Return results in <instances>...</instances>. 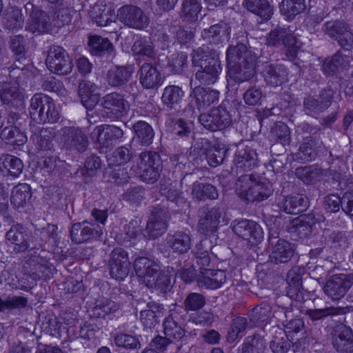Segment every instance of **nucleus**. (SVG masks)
Returning a JSON list of instances; mask_svg holds the SVG:
<instances>
[{"label": "nucleus", "instance_id": "nucleus-2", "mask_svg": "<svg viewBox=\"0 0 353 353\" xmlns=\"http://www.w3.org/2000/svg\"><path fill=\"white\" fill-rule=\"evenodd\" d=\"M128 102L118 92L105 94L99 100V108L94 114L103 120L119 119L127 114Z\"/></svg>", "mask_w": 353, "mask_h": 353}, {"label": "nucleus", "instance_id": "nucleus-17", "mask_svg": "<svg viewBox=\"0 0 353 353\" xmlns=\"http://www.w3.org/2000/svg\"><path fill=\"white\" fill-rule=\"evenodd\" d=\"M218 90L201 85L192 88L190 93V103L195 105L199 111L206 110L219 99Z\"/></svg>", "mask_w": 353, "mask_h": 353}, {"label": "nucleus", "instance_id": "nucleus-54", "mask_svg": "<svg viewBox=\"0 0 353 353\" xmlns=\"http://www.w3.org/2000/svg\"><path fill=\"white\" fill-rule=\"evenodd\" d=\"M31 136V139L41 150H49L52 147L53 134L48 128L37 129Z\"/></svg>", "mask_w": 353, "mask_h": 353}, {"label": "nucleus", "instance_id": "nucleus-53", "mask_svg": "<svg viewBox=\"0 0 353 353\" xmlns=\"http://www.w3.org/2000/svg\"><path fill=\"white\" fill-rule=\"evenodd\" d=\"M0 137L2 140L13 145H23L27 141L26 136L17 125L5 127L1 130Z\"/></svg>", "mask_w": 353, "mask_h": 353}, {"label": "nucleus", "instance_id": "nucleus-20", "mask_svg": "<svg viewBox=\"0 0 353 353\" xmlns=\"http://www.w3.org/2000/svg\"><path fill=\"white\" fill-rule=\"evenodd\" d=\"M123 131L121 128L114 125H101L97 126L92 132V137L97 140L102 148H112L117 140L122 138Z\"/></svg>", "mask_w": 353, "mask_h": 353}, {"label": "nucleus", "instance_id": "nucleus-23", "mask_svg": "<svg viewBox=\"0 0 353 353\" xmlns=\"http://www.w3.org/2000/svg\"><path fill=\"white\" fill-rule=\"evenodd\" d=\"M141 305V303H139L141 323L146 329L154 328L159 323L163 316L164 310L163 305L153 301L147 302L145 309H142Z\"/></svg>", "mask_w": 353, "mask_h": 353}, {"label": "nucleus", "instance_id": "nucleus-11", "mask_svg": "<svg viewBox=\"0 0 353 353\" xmlns=\"http://www.w3.org/2000/svg\"><path fill=\"white\" fill-rule=\"evenodd\" d=\"M353 285V274H336L331 276L324 286L326 295L333 300L342 298Z\"/></svg>", "mask_w": 353, "mask_h": 353}, {"label": "nucleus", "instance_id": "nucleus-51", "mask_svg": "<svg viewBox=\"0 0 353 353\" xmlns=\"http://www.w3.org/2000/svg\"><path fill=\"white\" fill-rule=\"evenodd\" d=\"M192 194L198 201H205L206 199H216L219 193L216 187L210 183L195 182L192 185Z\"/></svg>", "mask_w": 353, "mask_h": 353}, {"label": "nucleus", "instance_id": "nucleus-30", "mask_svg": "<svg viewBox=\"0 0 353 353\" xmlns=\"http://www.w3.org/2000/svg\"><path fill=\"white\" fill-rule=\"evenodd\" d=\"M139 81L146 89L154 88L163 83L160 72L151 63H145L139 69Z\"/></svg>", "mask_w": 353, "mask_h": 353}, {"label": "nucleus", "instance_id": "nucleus-38", "mask_svg": "<svg viewBox=\"0 0 353 353\" xmlns=\"http://www.w3.org/2000/svg\"><path fill=\"white\" fill-rule=\"evenodd\" d=\"M179 315L176 312H170L163 322V332L165 336L172 339V341L179 342L185 336V330L178 323Z\"/></svg>", "mask_w": 353, "mask_h": 353}, {"label": "nucleus", "instance_id": "nucleus-16", "mask_svg": "<svg viewBox=\"0 0 353 353\" xmlns=\"http://www.w3.org/2000/svg\"><path fill=\"white\" fill-rule=\"evenodd\" d=\"M90 19L98 26L110 27V32L116 31V17L114 10L101 3H96L88 11Z\"/></svg>", "mask_w": 353, "mask_h": 353}, {"label": "nucleus", "instance_id": "nucleus-50", "mask_svg": "<svg viewBox=\"0 0 353 353\" xmlns=\"http://www.w3.org/2000/svg\"><path fill=\"white\" fill-rule=\"evenodd\" d=\"M31 196L30 185L26 183H20L13 188L10 201L14 208H23L30 201Z\"/></svg>", "mask_w": 353, "mask_h": 353}, {"label": "nucleus", "instance_id": "nucleus-19", "mask_svg": "<svg viewBox=\"0 0 353 353\" xmlns=\"http://www.w3.org/2000/svg\"><path fill=\"white\" fill-rule=\"evenodd\" d=\"M0 99L4 105L19 108L23 106L25 94L16 82H3L0 85Z\"/></svg>", "mask_w": 353, "mask_h": 353}, {"label": "nucleus", "instance_id": "nucleus-32", "mask_svg": "<svg viewBox=\"0 0 353 353\" xmlns=\"http://www.w3.org/2000/svg\"><path fill=\"white\" fill-rule=\"evenodd\" d=\"M353 311V305L346 307L327 306L319 309H307L305 315L313 323L322 321L328 316L344 314Z\"/></svg>", "mask_w": 353, "mask_h": 353}, {"label": "nucleus", "instance_id": "nucleus-55", "mask_svg": "<svg viewBox=\"0 0 353 353\" xmlns=\"http://www.w3.org/2000/svg\"><path fill=\"white\" fill-rule=\"evenodd\" d=\"M323 237L325 241L335 248H345L348 247L349 240L345 232L334 231L330 228H325L323 230Z\"/></svg>", "mask_w": 353, "mask_h": 353}, {"label": "nucleus", "instance_id": "nucleus-41", "mask_svg": "<svg viewBox=\"0 0 353 353\" xmlns=\"http://www.w3.org/2000/svg\"><path fill=\"white\" fill-rule=\"evenodd\" d=\"M274 189L269 181H255L252 190L248 194V202H261L272 194Z\"/></svg>", "mask_w": 353, "mask_h": 353}, {"label": "nucleus", "instance_id": "nucleus-45", "mask_svg": "<svg viewBox=\"0 0 353 353\" xmlns=\"http://www.w3.org/2000/svg\"><path fill=\"white\" fill-rule=\"evenodd\" d=\"M133 131L138 142L142 146H149L153 142L154 130L144 121H139L133 125Z\"/></svg>", "mask_w": 353, "mask_h": 353}, {"label": "nucleus", "instance_id": "nucleus-44", "mask_svg": "<svg viewBox=\"0 0 353 353\" xmlns=\"http://www.w3.org/2000/svg\"><path fill=\"white\" fill-rule=\"evenodd\" d=\"M2 22L6 29H21L24 24V17L21 9L15 6L8 8L3 15Z\"/></svg>", "mask_w": 353, "mask_h": 353}, {"label": "nucleus", "instance_id": "nucleus-15", "mask_svg": "<svg viewBox=\"0 0 353 353\" xmlns=\"http://www.w3.org/2000/svg\"><path fill=\"white\" fill-rule=\"evenodd\" d=\"M332 97L331 90H323L318 97L309 95L303 99V110L306 114L316 117L330 106Z\"/></svg>", "mask_w": 353, "mask_h": 353}, {"label": "nucleus", "instance_id": "nucleus-22", "mask_svg": "<svg viewBox=\"0 0 353 353\" xmlns=\"http://www.w3.org/2000/svg\"><path fill=\"white\" fill-rule=\"evenodd\" d=\"M234 232L243 239L252 243L260 242L263 238V232L256 222L243 219L233 225Z\"/></svg>", "mask_w": 353, "mask_h": 353}, {"label": "nucleus", "instance_id": "nucleus-21", "mask_svg": "<svg viewBox=\"0 0 353 353\" xmlns=\"http://www.w3.org/2000/svg\"><path fill=\"white\" fill-rule=\"evenodd\" d=\"M261 74L268 85L277 87L288 80L289 72L283 64L265 63L261 65Z\"/></svg>", "mask_w": 353, "mask_h": 353}, {"label": "nucleus", "instance_id": "nucleus-14", "mask_svg": "<svg viewBox=\"0 0 353 353\" xmlns=\"http://www.w3.org/2000/svg\"><path fill=\"white\" fill-rule=\"evenodd\" d=\"M130 268L128 253L121 248H114L110 253L109 260L110 276L117 280H123L128 275Z\"/></svg>", "mask_w": 353, "mask_h": 353}, {"label": "nucleus", "instance_id": "nucleus-7", "mask_svg": "<svg viewBox=\"0 0 353 353\" xmlns=\"http://www.w3.org/2000/svg\"><path fill=\"white\" fill-rule=\"evenodd\" d=\"M48 68L59 75L69 74L73 68L72 62L67 52L61 46H53L48 50L46 59Z\"/></svg>", "mask_w": 353, "mask_h": 353}, {"label": "nucleus", "instance_id": "nucleus-57", "mask_svg": "<svg viewBox=\"0 0 353 353\" xmlns=\"http://www.w3.org/2000/svg\"><path fill=\"white\" fill-rule=\"evenodd\" d=\"M270 346L274 353H287L291 345L285 332L279 328L276 330Z\"/></svg>", "mask_w": 353, "mask_h": 353}, {"label": "nucleus", "instance_id": "nucleus-26", "mask_svg": "<svg viewBox=\"0 0 353 353\" xmlns=\"http://www.w3.org/2000/svg\"><path fill=\"white\" fill-rule=\"evenodd\" d=\"M166 244L173 252L183 254L187 253L192 246V237L190 232L177 231L173 234H168Z\"/></svg>", "mask_w": 353, "mask_h": 353}, {"label": "nucleus", "instance_id": "nucleus-48", "mask_svg": "<svg viewBox=\"0 0 353 353\" xmlns=\"http://www.w3.org/2000/svg\"><path fill=\"white\" fill-rule=\"evenodd\" d=\"M295 175L305 184H314L320 181L323 170L317 165L299 167L295 170Z\"/></svg>", "mask_w": 353, "mask_h": 353}, {"label": "nucleus", "instance_id": "nucleus-42", "mask_svg": "<svg viewBox=\"0 0 353 353\" xmlns=\"http://www.w3.org/2000/svg\"><path fill=\"white\" fill-rule=\"evenodd\" d=\"M348 58L344 57L341 50H338L330 59L324 61L323 71L330 75L338 74L343 72L348 66Z\"/></svg>", "mask_w": 353, "mask_h": 353}, {"label": "nucleus", "instance_id": "nucleus-37", "mask_svg": "<svg viewBox=\"0 0 353 353\" xmlns=\"http://www.w3.org/2000/svg\"><path fill=\"white\" fill-rule=\"evenodd\" d=\"M308 203L307 197L302 194H293L284 197L278 205L288 214H296L306 209Z\"/></svg>", "mask_w": 353, "mask_h": 353}, {"label": "nucleus", "instance_id": "nucleus-62", "mask_svg": "<svg viewBox=\"0 0 353 353\" xmlns=\"http://www.w3.org/2000/svg\"><path fill=\"white\" fill-rule=\"evenodd\" d=\"M282 14L293 17L305 8L304 0H283L279 6Z\"/></svg>", "mask_w": 353, "mask_h": 353}, {"label": "nucleus", "instance_id": "nucleus-60", "mask_svg": "<svg viewBox=\"0 0 353 353\" xmlns=\"http://www.w3.org/2000/svg\"><path fill=\"white\" fill-rule=\"evenodd\" d=\"M270 312V307L265 303H262L254 307L249 314L250 327L258 326L265 322L268 319Z\"/></svg>", "mask_w": 353, "mask_h": 353}, {"label": "nucleus", "instance_id": "nucleus-46", "mask_svg": "<svg viewBox=\"0 0 353 353\" xmlns=\"http://www.w3.org/2000/svg\"><path fill=\"white\" fill-rule=\"evenodd\" d=\"M254 58L247 47L243 43H238L236 46H230L226 52V61L228 68L230 66H235L243 59Z\"/></svg>", "mask_w": 353, "mask_h": 353}, {"label": "nucleus", "instance_id": "nucleus-31", "mask_svg": "<svg viewBox=\"0 0 353 353\" xmlns=\"http://www.w3.org/2000/svg\"><path fill=\"white\" fill-rule=\"evenodd\" d=\"M133 72V65L114 66L108 70L106 80L112 87H121L128 83Z\"/></svg>", "mask_w": 353, "mask_h": 353}, {"label": "nucleus", "instance_id": "nucleus-40", "mask_svg": "<svg viewBox=\"0 0 353 353\" xmlns=\"http://www.w3.org/2000/svg\"><path fill=\"white\" fill-rule=\"evenodd\" d=\"M23 161L18 157L6 154L0 158V170L4 175L18 177L23 171Z\"/></svg>", "mask_w": 353, "mask_h": 353}, {"label": "nucleus", "instance_id": "nucleus-13", "mask_svg": "<svg viewBox=\"0 0 353 353\" xmlns=\"http://www.w3.org/2000/svg\"><path fill=\"white\" fill-rule=\"evenodd\" d=\"M117 17L125 26L135 29H143L148 26V19L137 6L125 5L117 10Z\"/></svg>", "mask_w": 353, "mask_h": 353}, {"label": "nucleus", "instance_id": "nucleus-9", "mask_svg": "<svg viewBox=\"0 0 353 353\" xmlns=\"http://www.w3.org/2000/svg\"><path fill=\"white\" fill-rule=\"evenodd\" d=\"M61 140L66 150L79 152L85 151L89 141L86 133L81 128L74 126H65L61 129Z\"/></svg>", "mask_w": 353, "mask_h": 353}, {"label": "nucleus", "instance_id": "nucleus-24", "mask_svg": "<svg viewBox=\"0 0 353 353\" xmlns=\"http://www.w3.org/2000/svg\"><path fill=\"white\" fill-rule=\"evenodd\" d=\"M230 26L228 23L221 21L211 26L201 32V37L207 43L219 44L228 39L230 34Z\"/></svg>", "mask_w": 353, "mask_h": 353}, {"label": "nucleus", "instance_id": "nucleus-4", "mask_svg": "<svg viewBox=\"0 0 353 353\" xmlns=\"http://www.w3.org/2000/svg\"><path fill=\"white\" fill-rule=\"evenodd\" d=\"M268 46H281L285 48V55L289 58H294L296 56L300 48L299 39L292 33V30L284 28H277L272 30L266 39Z\"/></svg>", "mask_w": 353, "mask_h": 353}, {"label": "nucleus", "instance_id": "nucleus-6", "mask_svg": "<svg viewBox=\"0 0 353 353\" xmlns=\"http://www.w3.org/2000/svg\"><path fill=\"white\" fill-rule=\"evenodd\" d=\"M198 119L201 125L212 132L225 129L232 121L230 111L223 103L207 113L201 114Z\"/></svg>", "mask_w": 353, "mask_h": 353}, {"label": "nucleus", "instance_id": "nucleus-64", "mask_svg": "<svg viewBox=\"0 0 353 353\" xmlns=\"http://www.w3.org/2000/svg\"><path fill=\"white\" fill-rule=\"evenodd\" d=\"M316 220L312 214H304L294 221L296 231L303 236H307L311 234L313 226Z\"/></svg>", "mask_w": 353, "mask_h": 353}, {"label": "nucleus", "instance_id": "nucleus-58", "mask_svg": "<svg viewBox=\"0 0 353 353\" xmlns=\"http://www.w3.org/2000/svg\"><path fill=\"white\" fill-rule=\"evenodd\" d=\"M201 10L200 0H184L181 12V18L187 21L192 22L198 19Z\"/></svg>", "mask_w": 353, "mask_h": 353}, {"label": "nucleus", "instance_id": "nucleus-18", "mask_svg": "<svg viewBox=\"0 0 353 353\" xmlns=\"http://www.w3.org/2000/svg\"><path fill=\"white\" fill-rule=\"evenodd\" d=\"M168 228L167 216L165 211L159 208H154L149 216L144 236L149 239H154L161 236Z\"/></svg>", "mask_w": 353, "mask_h": 353}, {"label": "nucleus", "instance_id": "nucleus-61", "mask_svg": "<svg viewBox=\"0 0 353 353\" xmlns=\"http://www.w3.org/2000/svg\"><path fill=\"white\" fill-rule=\"evenodd\" d=\"M150 346L154 348L153 350L162 352L170 350V353H177L181 349V345L176 344L165 335V336H157L154 337L150 343Z\"/></svg>", "mask_w": 353, "mask_h": 353}, {"label": "nucleus", "instance_id": "nucleus-27", "mask_svg": "<svg viewBox=\"0 0 353 353\" xmlns=\"http://www.w3.org/2000/svg\"><path fill=\"white\" fill-rule=\"evenodd\" d=\"M233 161L238 169L244 171L251 170L257 166L258 157L256 150L248 146L239 148Z\"/></svg>", "mask_w": 353, "mask_h": 353}, {"label": "nucleus", "instance_id": "nucleus-3", "mask_svg": "<svg viewBox=\"0 0 353 353\" xmlns=\"http://www.w3.org/2000/svg\"><path fill=\"white\" fill-rule=\"evenodd\" d=\"M162 161L159 154L154 151H144L139 156L136 172L139 178L148 183H154L159 176Z\"/></svg>", "mask_w": 353, "mask_h": 353}, {"label": "nucleus", "instance_id": "nucleus-39", "mask_svg": "<svg viewBox=\"0 0 353 353\" xmlns=\"http://www.w3.org/2000/svg\"><path fill=\"white\" fill-rule=\"evenodd\" d=\"M287 294L291 299L301 301L303 299L302 292V279L299 270L297 268L291 269L287 274Z\"/></svg>", "mask_w": 353, "mask_h": 353}, {"label": "nucleus", "instance_id": "nucleus-34", "mask_svg": "<svg viewBox=\"0 0 353 353\" xmlns=\"http://www.w3.org/2000/svg\"><path fill=\"white\" fill-rule=\"evenodd\" d=\"M294 254V245L288 241L279 239L272 249L270 259L272 263H286Z\"/></svg>", "mask_w": 353, "mask_h": 353}, {"label": "nucleus", "instance_id": "nucleus-49", "mask_svg": "<svg viewBox=\"0 0 353 353\" xmlns=\"http://www.w3.org/2000/svg\"><path fill=\"white\" fill-rule=\"evenodd\" d=\"M317 156L316 141L312 137H305L296 154L297 160L303 162H309L315 159Z\"/></svg>", "mask_w": 353, "mask_h": 353}, {"label": "nucleus", "instance_id": "nucleus-12", "mask_svg": "<svg viewBox=\"0 0 353 353\" xmlns=\"http://www.w3.org/2000/svg\"><path fill=\"white\" fill-rule=\"evenodd\" d=\"M102 234L103 231L99 225L88 221L74 223L70 230V239L77 244L99 238Z\"/></svg>", "mask_w": 353, "mask_h": 353}, {"label": "nucleus", "instance_id": "nucleus-36", "mask_svg": "<svg viewBox=\"0 0 353 353\" xmlns=\"http://www.w3.org/2000/svg\"><path fill=\"white\" fill-rule=\"evenodd\" d=\"M134 268L136 274L139 277L143 278L146 284L148 279H151L160 270V266L157 262L143 256L137 257L134 260Z\"/></svg>", "mask_w": 353, "mask_h": 353}, {"label": "nucleus", "instance_id": "nucleus-10", "mask_svg": "<svg viewBox=\"0 0 353 353\" xmlns=\"http://www.w3.org/2000/svg\"><path fill=\"white\" fill-rule=\"evenodd\" d=\"M192 63L201 69L218 74L222 70L218 53L208 47L203 46L194 50Z\"/></svg>", "mask_w": 353, "mask_h": 353}, {"label": "nucleus", "instance_id": "nucleus-29", "mask_svg": "<svg viewBox=\"0 0 353 353\" xmlns=\"http://www.w3.org/2000/svg\"><path fill=\"white\" fill-rule=\"evenodd\" d=\"M332 345L340 353L353 352V332L352 329L342 325L332 337Z\"/></svg>", "mask_w": 353, "mask_h": 353}, {"label": "nucleus", "instance_id": "nucleus-25", "mask_svg": "<svg viewBox=\"0 0 353 353\" xmlns=\"http://www.w3.org/2000/svg\"><path fill=\"white\" fill-rule=\"evenodd\" d=\"M28 263L32 272V276L35 280L37 279H40L42 277H50L54 270L53 265L48 261L46 256L41 254H30Z\"/></svg>", "mask_w": 353, "mask_h": 353}, {"label": "nucleus", "instance_id": "nucleus-8", "mask_svg": "<svg viewBox=\"0 0 353 353\" xmlns=\"http://www.w3.org/2000/svg\"><path fill=\"white\" fill-rule=\"evenodd\" d=\"M225 214L223 205H216L212 208H204L199 214L198 230L204 235H209L216 232L220 223V219Z\"/></svg>", "mask_w": 353, "mask_h": 353}, {"label": "nucleus", "instance_id": "nucleus-5", "mask_svg": "<svg viewBox=\"0 0 353 353\" xmlns=\"http://www.w3.org/2000/svg\"><path fill=\"white\" fill-rule=\"evenodd\" d=\"M24 8L28 16L26 30L32 33L42 34L50 29V17L33 1L27 2L24 5Z\"/></svg>", "mask_w": 353, "mask_h": 353}, {"label": "nucleus", "instance_id": "nucleus-28", "mask_svg": "<svg viewBox=\"0 0 353 353\" xmlns=\"http://www.w3.org/2000/svg\"><path fill=\"white\" fill-rule=\"evenodd\" d=\"M235 66L228 69L230 77L237 82H244L251 79L255 74V59H243Z\"/></svg>", "mask_w": 353, "mask_h": 353}, {"label": "nucleus", "instance_id": "nucleus-47", "mask_svg": "<svg viewBox=\"0 0 353 353\" xmlns=\"http://www.w3.org/2000/svg\"><path fill=\"white\" fill-rule=\"evenodd\" d=\"M243 6L265 21L270 19L273 13L272 7L268 0H244Z\"/></svg>", "mask_w": 353, "mask_h": 353}, {"label": "nucleus", "instance_id": "nucleus-35", "mask_svg": "<svg viewBox=\"0 0 353 353\" xmlns=\"http://www.w3.org/2000/svg\"><path fill=\"white\" fill-rule=\"evenodd\" d=\"M201 276L198 279L199 287L210 290L219 288L226 281V274L221 270H205L201 272Z\"/></svg>", "mask_w": 353, "mask_h": 353}, {"label": "nucleus", "instance_id": "nucleus-59", "mask_svg": "<svg viewBox=\"0 0 353 353\" xmlns=\"http://www.w3.org/2000/svg\"><path fill=\"white\" fill-rule=\"evenodd\" d=\"M348 28L349 26L343 21L332 20L325 23L323 32L329 37L337 41Z\"/></svg>", "mask_w": 353, "mask_h": 353}, {"label": "nucleus", "instance_id": "nucleus-63", "mask_svg": "<svg viewBox=\"0 0 353 353\" xmlns=\"http://www.w3.org/2000/svg\"><path fill=\"white\" fill-rule=\"evenodd\" d=\"M265 348L263 339L259 334L246 337L241 347V353H263Z\"/></svg>", "mask_w": 353, "mask_h": 353}, {"label": "nucleus", "instance_id": "nucleus-43", "mask_svg": "<svg viewBox=\"0 0 353 353\" xmlns=\"http://www.w3.org/2000/svg\"><path fill=\"white\" fill-rule=\"evenodd\" d=\"M185 92L177 85L166 86L162 95V101L168 108L175 110L181 107Z\"/></svg>", "mask_w": 353, "mask_h": 353}, {"label": "nucleus", "instance_id": "nucleus-56", "mask_svg": "<svg viewBox=\"0 0 353 353\" xmlns=\"http://www.w3.org/2000/svg\"><path fill=\"white\" fill-rule=\"evenodd\" d=\"M255 181L252 174H243L239 177L235 183V192L241 199L247 201Z\"/></svg>", "mask_w": 353, "mask_h": 353}, {"label": "nucleus", "instance_id": "nucleus-33", "mask_svg": "<svg viewBox=\"0 0 353 353\" xmlns=\"http://www.w3.org/2000/svg\"><path fill=\"white\" fill-rule=\"evenodd\" d=\"M6 239L14 245L17 252H24L30 247L28 234L20 224L13 225L6 234Z\"/></svg>", "mask_w": 353, "mask_h": 353}, {"label": "nucleus", "instance_id": "nucleus-52", "mask_svg": "<svg viewBox=\"0 0 353 353\" xmlns=\"http://www.w3.org/2000/svg\"><path fill=\"white\" fill-rule=\"evenodd\" d=\"M88 46L90 52L95 56H102L114 50L112 43L108 39L97 35L89 37Z\"/></svg>", "mask_w": 353, "mask_h": 353}, {"label": "nucleus", "instance_id": "nucleus-1", "mask_svg": "<svg viewBox=\"0 0 353 353\" xmlns=\"http://www.w3.org/2000/svg\"><path fill=\"white\" fill-rule=\"evenodd\" d=\"M29 112L32 120L40 124L55 123L59 119L53 100L41 93L35 94L30 99Z\"/></svg>", "mask_w": 353, "mask_h": 353}]
</instances>
